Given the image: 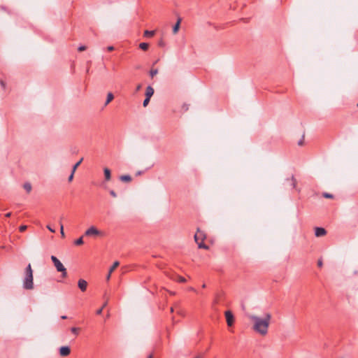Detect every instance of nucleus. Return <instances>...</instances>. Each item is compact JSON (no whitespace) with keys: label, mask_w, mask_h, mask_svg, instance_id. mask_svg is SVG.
I'll list each match as a JSON object with an SVG mask.
<instances>
[{"label":"nucleus","mask_w":358,"mask_h":358,"mask_svg":"<svg viewBox=\"0 0 358 358\" xmlns=\"http://www.w3.org/2000/svg\"><path fill=\"white\" fill-rule=\"evenodd\" d=\"M250 319L253 322V330L261 336H266L268 334L270 325L271 315L268 313L264 315V317L256 315L250 316Z\"/></svg>","instance_id":"obj_1"},{"label":"nucleus","mask_w":358,"mask_h":358,"mask_svg":"<svg viewBox=\"0 0 358 358\" xmlns=\"http://www.w3.org/2000/svg\"><path fill=\"white\" fill-rule=\"evenodd\" d=\"M22 287L27 290H31L34 287L33 270L30 264H29L25 268Z\"/></svg>","instance_id":"obj_2"},{"label":"nucleus","mask_w":358,"mask_h":358,"mask_svg":"<svg viewBox=\"0 0 358 358\" xmlns=\"http://www.w3.org/2000/svg\"><path fill=\"white\" fill-rule=\"evenodd\" d=\"M206 236L203 231H201L200 229H197L196 233L194 235L195 242L198 244V247L199 248H203L208 250V246L206 245L203 241L206 239Z\"/></svg>","instance_id":"obj_3"},{"label":"nucleus","mask_w":358,"mask_h":358,"mask_svg":"<svg viewBox=\"0 0 358 358\" xmlns=\"http://www.w3.org/2000/svg\"><path fill=\"white\" fill-rule=\"evenodd\" d=\"M51 259L58 272L62 273V276L66 278L67 276V271L62 263L55 257L51 256Z\"/></svg>","instance_id":"obj_4"},{"label":"nucleus","mask_w":358,"mask_h":358,"mask_svg":"<svg viewBox=\"0 0 358 358\" xmlns=\"http://www.w3.org/2000/svg\"><path fill=\"white\" fill-rule=\"evenodd\" d=\"M227 323L229 327H231L234 323V316L231 311L227 310L224 313Z\"/></svg>","instance_id":"obj_5"},{"label":"nucleus","mask_w":358,"mask_h":358,"mask_svg":"<svg viewBox=\"0 0 358 358\" xmlns=\"http://www.w3.org/2000/svg\"><path fill=\"white\" fill-rule=\"evenodd\" d=\"M101 234V232L94 226L90 227L89 229H87L85 232V235L87 236H98Z\"/></svg>","instance_id":"obj_6"},{"label":"nucleus","mask_w":358,"mask_h":358,"mask_svg":"<svg viewBox=\"0 0 358 358\" xmlns=\"http://www.w3.org/2000/svg\"><path fill=\"white\" fill-rule=\"evenodd\" d=\"M71 352L70 348L68 346H62L59 349V354L62 357L68 356Z\"/></svg>","instance_id":"obj_7"},{"label":"nucleus","mask_w":358,"mask_h":358,"mask_svg":"<svg viewBox=\"0 0 358 358\" xmlns=\"http://www.w3.org/2000/svg\"><path fill=\"white\" fill-rule=\"evenodd\" d=\"M78 286L82 292H85L87 289V282L83 279H80L78 282Z\"/></svg>","instance_id":"obj_8"},{"label":"nucleus","mask_w":358,"mask_h":358,"mask_svg":"<svg viewBox=\"0 0 358 358\" xmlns=\"http://www.w3.org/2000/svg\"><path fill=\"white\" fill-rule=\"evenodd\" d=\"M327 234L326 230L324 228L322 227H316L315 229V235L317 237L323 236Z\"/></svg>","instance_id":"obj_9"},{"label":"nucleus","mask_w":358,"mask_h":358,"mask_svg":"<svg viewBox=\"0 0 358 358\" xmlns=\"http://www.w3.org/2000/svg\"><path fill=\"white\" fill-rule=\"evenodd\" d=\"M154 94V89L151 86H148L145 90V97L151 98Z\"/></svg>","instance_id":"obj_10"},{"label":"nucleus","mask_w":358,"mask_h":358,"mask_svg":"<svg viewBox=\"0 0 358 358\" xmlns=\"http://www.w3.org/2000/svg\"><path fill=\"white\" fill-rule=\"evenodd\" d=\"M180 22H181V19L178 18V20H177V22L176 23V24L173 27V33L174 34H176L178 31L179 28H180Z\"/></svg>","instance_id":"obj_11"},{"label":"nucleus","mask_w":358,"mask_h":358,"mask_svg":"<svg viewBox=\"0 0 358 358\" xmlns=\"http://www.w3.org/2000/svg\"><path fill=\"white\" fill-rule=\"evenodd\" d=\"M103 171H104L105 180L106 181L110 180V178H111V173H110V169H108V168H105Z\"/></svg>","instance_id":"obj_12"},{"label":"nucleus","mask_w":358,"mask_h":358,"mask_svg":"<svg viewBox=\"0 0 358 358\" xmlns=\"http://www.w3.org/2000/svg\"><path fill=\"white\" fill-rule=\"evenodd\" d=\"M114 99V96L112 92H109L107 94V99L105 103V106H107Z\"/></svg>","instance_id":"obj_13"},{"label":"nucleus","mask_w":358,"mask_h":358,"mask_svg":"<svg viewBox=\"0 0 358 358\" xmlns=\"http://www.w3.org/2000/svg\"><path fill=\"white\" fill-rule=\"evenodd\" d=\"M173 280L178 281L180 282H185L186 279L184 277H182L178 275H176L174 278H173Z\"/></svg>","instance_id":"obj_14"},{"label":"nucleus","mask_w":358,"mask_h":358,"mask_svg":"<svg viewBox=\"0 0 358 358\" xmlns=\"http://www.w3.org/2000/svg\"><path fill=\"white\" fill-rule=\"evenodd\" d=\"M120 180L123 182H130L131 180V178L129 175H124L120 176Z\"/></svg>","instance_id":"obj_15"},{"label":"nucleus","mask_w":358,"mask_h":358,"mask_svg":"<svg viewBox=\"0 0 358 358\" xmlns=\"http://www.w3.org/2000/svg\"><path fill=\"white\" fill-rule=\"evenodd\" d=\"M24 189L27 193H29L31 190V185L29 182H25L23 185Z\"/></svg>","instance_id":"obj_16"},{"label":"nucleus","mask_w":358,"mask_h":358,"mask_svg":"<svg viewBox=\"0 0 358 358\" xmlns=\"http://www.w3.org/2000/svg\"><path fill=\"white\" fill-rule=\"evenodd\" d=\"M120 265L119 262L116 261L113 263V266L109 268L110 273H112L116 268Z\"/></svg>","instance_id":"obj_17"},{"label":"nucleus","mask_w":358,"mask_h":358,"mask_svg":"<svg viewBox=\"0 0 358 358\" xmlns=\"http://www.w3.org/2000/svg\"><path fill=\"white\" fill-rule=\"evenodd\" d=\"M139 48H140L141 50H143L145 51V50H147L148 49V48H149V44H148V43H141L139 44Z\"/></svg>","instance_id":"obj_18"},{"label":"nucleus","mask_w":358,"mask_h":358,"mask_svg":"<svg viewBox=\"0 0 358 358\" xmlns=\"http://www.w3.org/2000/svg\"><path fill=\"white\" fill-rule=\"evenodd\" d=\"M83 160V158H81L76 164H74V166L72 168L73 173H75L77 168L80 165V164L82 163Z\"/></svg>","instance_id":"obj_19"},{"label":"nucleus","mask_w":358,"mask_h":358,"mask_svg":"<svg viewBox=\"0 0 358 358\" xmlns=\"http://www.w3.org/2000/svg\"><path fill=\"white\" fill-rule=\"evenodd\" d=\"M155 31H148V30H145L144 31V36L145 37H152L155 35Z\"/></svg>","instance_id":"obj_20"},{"label":"nucleus","mask_w":358,"mask_h":358,"mask_svg":"<svg viewBox=\"0 0 358 358\" xmlns=\"http://www.w3.org/2000/svg\"><path fill=\"white\" fill-rule=\"evenodd\" d=\"M71 331L75 334L76 336H78L80 331V328L78 327H72L71 329Z\"/></svg>","instance_id":"obj_21"},{"label":"nucleus","mask_w":358,"mask_h":358,"mask_svg":"<svg viewBox=\"0 0 358 358\" xmlns=\"http://www.w3.org/2000/svg\"><path fill=\"white\" fill-rule=\"evenodd\" d=\"M75 245H83V237H80L79 238H78L77 240L75 241L74 242Z\"/></svg>","instance_id":"obj_22"},{"label":"nucleus","mask_w":358,"mask_h":358,"mask_svg":"<svg viewBox=\"0 0 358 358\" xmlns=\"http://www.w3.org/2000/svg\"><path fill=\"white\" fill-rule=\"evenodd\" d=\"M322 196H323L324 198H327V199H333V198H334L333 194H329V193H327V192H324V193L322 194Z\"/></svg>","instance_id":"obj_23"},{"label":"nucleus","mask_w":358,"mask_h":358,"mask_svg":"<svg viewBox=\"0 0 358 358\" xmlns=\"http://www.w3.org/2000/svg\"><path fill=\"white\" fill-rule=\"evenodd\" d=\"M158 73V70L157 69H152L150 71V76L152 78H153L155 75H157Z\"/></svg>","instance_id":"obj_24"},{"label":"nucleus","mask_w":358,"mask_h":358,"mask_svg":"<svg viewBox=\"0 0 358 358\" xmlns=\"http://www.w3.org/2000/svg\"><path fill=\"white\" fill-rule=\"evenodd\" d=\"M150 98L145 97V99H144L143 103V105L144 107L148 106V104L150 102Z\"/></svg>","instance_id":"obj_25"},{"label":"nucleus","mask_w":358,"mask_h":358,"mask_svg":"<svg viewBox=\"0 0 358 358\" xmlns=\"http://www.w3.org/2000/svg\"><path fill=\"white\" fill-rule=\"evenodd\" d=\"M60 233L62 237L64 236V226L62 223L60 222Z\"/></svg>","instance_id":"obj_26"},{"label":"nucleus","mask_w":358,"mask_h":358,"mask_svg":"<svg viewBox=\"0 0 358 358\" xmlns=\"http://www.w3.org/2000/svg\"><path fill=\"white\" fill-rule=\"evenodd\" d=\"M27 225H22L20 227L19 229H20V232H23L27 229Z\"/></svg>","instance_id":"obj_27"},{"label":"nucleus","mask_w":358,"mask_h":358,"mask_svg":"<svg viewBox=\"0 0 358 358\" xmlns=\"http://www.w3.org/2000/svg\"><path fill=\"white\" fill-rule=\"evenodd\" d=\"M292 185L293 187H295L296 186V180L295 178H294V176H292Z\"/></svg>","instance_id":"obj_28"},{"label":"nucleus","mask_w":358,"mask_h":358,"mask_svg":"<svg viewBox=\"0 0 358 358\" xmlns=\"http://www.w3.org/2000/svg\"><path fill=\"white\" fill-rule=\"evenodd\" d=\"M86 46L85 45H80L79 48H78V51L81 52V51H84L86 50Z\"/></svg>","instance_id":"obj_29"},{"label":"nucleus","mask_w":358,"mask_h":358,"mask_svg":"<svg viewBox=\"0 0 358 358\" xmlns=\"http://www.w3.org/2000/svg\"><path fill=\"white\" fill-rule=\"evenodd\" d=\"M73 176H74V173H73V171H71V173L68 178L69 182H71L73 180Z\"/></svg>","instance_id":"obj_30"},{"label":"nucleus","mask_w":358,"mask_h":358,"mask_svg":"<svg viewBox=\"0 0 358 358\" xmlns=\"http://www.w3.org/2000/svg\"><path fill=\"white\" fill-rule=\"evenodd\" d=\"M47 227V229H48L50 231H51V232H52V233H55V230L54 229H52L50 225H47V227Z\"/></svg>","instance_id":"obj_31"},{"label":"nucleus","mask_w":358,"mask_h":358,"mask_svg":"<svg viewBox=\"0 0 358 358\" xmlns=\"http://www.w3.org/2000/svg\"><path fill=\"white\" fill-rule=\"evenodd\" d=\"M110 194L113 197H116V196H117L116 193H115V191H113V190L110 191Z\"/></svg>","instance_id":"obj_32"},{"label":"nucleus","mask_w":358,"mask_h":358,"mask_svg":"<svg viewBox=\"0 0 358 358\" xmlns=\"http://www.w3.org/2000/svg\"><path fill=\"white\" fill-rule=\"evenodd\" d=\"M102 311H103V307H101V308L98 309V310H96V313L97 315H101V313H102Z\"/></svg>","instance_id":"obj_33"},{"label":"nucleus","mask_w":358,"mask_h":358,"mask_svg":"<svg viewBox=\"0 0 358 358\" xmlns=\"http://www.w3.org/2000/svg\"><path fill=\"white\" fill-rule=\"evenodd\" d=\"M322 264H322V261L321 259L318 260V262H317V266H318L319 267H322Z\"/></svg>","instance_id":"obj_34"},{"label":"nucleus","mask_w":358,"mask_h":358,"mask_svg":"<svg viewBox=\"0 0 358 358\" xmlns=\"http://www.w3.org/2000/svg\"><path fill=\"white\" fill-rule=\"evenodd\" d=\"M0 84H1V87L4 89L6 84L2 80H0Z\"/></svg>","instance_id":"obj_35"},{"label":"nucleus","mask_w":358,"mask_h":358,"mask_svg":"<svg viewBox=\"0 0 358 358\" xmlns=\"http://www.w3.org/2000/svg\"><path fill=\"white\" fill-rule=\"evenodd\" d=\"M111 276V273H110V271H108V273L106 276V280H109Z\"/></svg>","instance_id":"obj_36"},{"label":"nucleus","mask_w":358,"mask_h":358,"mask_svg":"<svg viewBox=\"0 0 358 358\" xmlns=\"http://www.w3.org/2000/svg\"><path fill=\"white\" fill-rule=\"evenodd\" d=\"M107 50H108V51H112V50H114V47H113V46H108V47L107 48Z\"/></svg>","instance_id":"obj_37"},{"label":"nucleus","mask_w":358,"mask_h":358,"mask_svg":"<svg viewBox=\"0 0 358 358\" xmlns=\"http://www.w3.org/2000/svg\"><path fill=\"white\" fill-rule=\"evenodd\" d=\"M303 143V138L301 139L299 142H298V145H302Z\"/></svg>","instance_id":"obj_38"},{"label":"nucleus","mask_w":358,"mask_h":358,"mask_svg":"<svg viewBox=\"0 0 358 358\" xmlns=\"http://www.w3.org/2000/svg\"><path fill=\"white\" fill-rule=\"evenodd\" d=\"M6 217H10L11 216V213H8L5 215Z\"/></svg>","instance_id":"obj_39"},{"label":"nucleus","mask_w":358,"mask_h":358,"mask_svg":"<svg viewBox=\"0 0 358 358\" xmlns=\"http://www.w3.org/2000/svg\"><path fill=\"white\" fill-rule=\"evenodd\" d=\"M194 358H203V357L201 355H199L196 356Z\"/></svg>","instance_id":"obj_40"},{"label":"nucleus","mask_w":358,"mask_h":358,"mask_svg":"<svg viewBox=\"0 0 358 358\" xmlns=\"http://www.w3.org/2000/svg\"><path fill=\"white\" fill-rule=\"evenodd\" d=\"M61 318H62V320H65V319H66V318H67V317H66V315H62V316L61 317Z\"/></svg>","instance_id":"obj_41"},{"label":"nucleus","mask_w":358,"mask_h":358,"mask_svg":"<svg viewBox=\"0 0 358 358\" xmlns=\"http://www.w3.org/2000/svg\"><path fill=\"white\" fill-rule=\"evenodd\" d=\"M141 85H138L137 86L136 90H139L141 89Z\"/></svg>","instance_id":"obj_42"},{"label":"nucleus","mask_w":358,"mask_h":358,"mask_svg":"<svg viewBox=\"0 0 358 358\" xmlns=\"http://www.w3.org/2000/svg\"><path fill=\"white\" fill-rule=\"evenodd\" d=\"M106 304H107V303H106H106H104V304H103V306H102V307H103V308H104V307L106 306Z\"/></svg>","instance_id":"obj_43"},{"label":"nucleus","mask_w":358,"mask_h":358,"mask_svg":"<svg viewBox=\"0 0 358 358\" xmlns=\"http://www.w3.org/2000/svg\"><path fill=\"white\" fill-rule=\"evenodd\" d=\"M202 287H203V288H205V287H206V285H205V284H203V285H202Z\"/></svg>","instance_id":"obj_44"},{"label":"nucleus","mask_w":358,"mask_h":358,"mask_svg":"<svg viewBox=\"0 0 358 358\" xmlns=\"http://www.w3.org/2000/svg\"><path fill=\"white\" fill-rule=\"evenodd\" d=\"M148 358H152V356L150 355Z\"/></svg>","instance_id":"obj_45"},{"label":"nucleus","mask_w":358,"mask_h":358,"mask_svg":"<svg viewBox=\"0 0 358 358\" xmlns=\"http://www.w3.org/2000/svg\"><path fill=\"white\" fill-rule=\"evenodd\" d=\"M171 312H173V308H171Z\"/></svg>","instance_id":"obj_46"},{"label":"nucleus","mask_w":358,"mask_h":358,"mask_svg":"<svg viewBox=\"0 0 358 358\" xmlns=\"http://www.w3.org/2000/svg\"><path fill=\"white\" fill-rule=\"evenodd\" d=\"M357 106H358V103H357Z\"/></svg>","instance_id":"obj_47"}]
</instances>
